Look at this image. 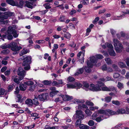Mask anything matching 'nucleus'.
I'll list each match as a JSON object with an SVG mask.
<instances>
[{"mask_svg":"<svg viewBox=\"0 0 129 129\" xmlns=\"http://www.w3.org/2000/svg\"><path fill=\"white\" fill-rule=\"evenodd\" d=\"M33 104L34 105L37 106L39 105V103L38 101V99L37 98L34 99L32 101Z\"/></svg>","mask_w":129,"mask_h":129,"instance_id":"obj_29","label":"nucleus"},{"mask_svg":"<svg viewBox=\"0 0 129 129\" xmlns=\"http://www.w3.org/2000/svg\"><path fill=\"white\" fill-rule=\"evenodd\" d=\"M117 86L119 89H121L124 88L123 84L122 83L118 82V83Z\"/></svg>","mask_w":129,"mask_h":129,"instance_id":"obj_36","label":"nucleus"},{"mask_svg":"<svg viewBox=\"0 0 129 129\" xmlns=\"http://www.w3.org/2000/svg\"><path fill=\"white\" fill-rule=\"evenodd\" d=\"M24 4H25V2L22 1H21L20 2L19 4H18V5L17 6L20 7H22L23 5Z\"/></svg>","mask_w":129,"mask_h":129,"instance_id":"obj_57","label":"nucleus"},{"mask_svg":"<svg viewBox=\"0 0 129 129\" xmlns=\"http://www.w3.org/2000/svg\"><path fill=\"white\" fill-rule=\"evenodd\" d=\"M17 74L19 76V79L17 76L14 75L12 77V80L16 83L18 84L19 80H21L23 79L25 75V72L23 69L21 67H20L17 71Z\"/></svg>","mask_w":129,"mask_h":129,"instance_id":"obj_1","label":"nucleus"},{"mask_svg":"<svg viewBox=\"0 0 129 129\" xmlns=\"http://www.w3.org/2000/svg\"><path fill=\"white\" fill-rule=\"evenodd\" d=\"M82 108L83 109H86L88 108L87 106L85 104H83L82 105H79L78 107V108L79 109H82Z\"/></svg>","mask_w":129,"mask_h":129,"instance_id":"obj_38","label":"nucleus"},{"mask_svg":"<svg viewBox=\"0 0 129 129\" xmlns=\"http://www.w3.org/2000/svg\"><path fill=\"white\" fill-rule=\"evenodd\" d=\"M22 96L19 94H18L17 95V98L18 99V102H20L21 103L23 101V99H22Z\"/></svg>","mask_w":129,"mask_h":129,"instance_id":"obj_39","label":"nucleus"},{"mask_svg":"<svg viewBox=\"0 0 129 129\" xmlns=\"http://www.w3.org/2000/svg\"><path fill=\"white\" fill-rule=\"evenodd\" d=\"M60 96L62 98V99L64 101H68L70 100L73 99V97L72 96H69L67 95H64L61 94Z\"/></svg>","mask_w":129,"mask_h":129,"instance_id":"obj_17","label":"nucleus"},{"mask_svg":"<svg viewBox=\"0 0 129 129\" xmlns=\"http://www.w3.org/2000/svg\"><path fill=\"white\" fill-rule=\"evenodd\" d=\"M99 113L102 114L108 117L109 114L111 115H114L117 114L116 112L112 110L108 109L105 110L101 109L98 111Z\"/></svg>","mask_w":129,"mask_h":129,"instance_id":"obj_6","label":"nucleus"},{"mask_svg":"<svg viewBox=\"0 0 129 129\" xmlns=\"http://www.w3.org/2000/svg\"><path fill=\"white\" fill-rule=\"evenodd\" d=\"M87 66V67H85V68L83 67L82 68L78 69H77L76 72L74 74L75 76L79 75L80 74H82L84 71V69L85 70V71L87 73H89L91 71L90 69Z\"/></svg>","mask_w":129,"mask_h":129,"instance_id":"obj_8","label":"nucleus"},{"mask_svg":"<svg viewBox=\"0 0 129 129\" xmlns=\"http://www.w3.org/2000/svg\"><path fill=\"white\" fill-rule=\"evenodd\" d=\"M4 18L2 17V15L0 16V22L4 24H7L8 22V20L4 21Z\"/></svg>","mask_w":129,"mask_h":129,"instance_id":"obj_30","label":"nucleus"},{"mask_svg":"<svg viewBox=\"0 0 129 129\" xmlns=\"http://www.w3.org/2000/svg\"><path fill=\"white\" fill-rule=\"evenodd\" d=\"M79 128L80 129H89V127L86 125L81 124Z\"/></svg>","mask_w":129,"mask_h":129,"instance_id":"obj_25","label":"nucleus"},{"mask_svg":"<svg viewBox=\"0 0 129 129\" xmlns=\"http://www.w3.org/2000/svg\"><path fill=\"white\" fill-rule=\"evenodd\" d=\"M99 109V107L98 106H94L93 107V106H91L89 107V109L91 111H94L95 110H97Z\"/></svg>","mask_w":129,"mask_h":129,"instance_id":"obj_48","label":"nucleus"},{"mask_svg":"<svg viewBox=\"0 0 129 129\" xmlns=\"http://www.w3.org/2000/svg\"><path fill=\"white\" fill-rule=\"evenodd\" d=\"M10 45L11 50L15 52V53H13V54H16L17 53V51L22 48L21 47L17 46V43L15 42H11Z\"/></svg>","mask_w":129,"mask_h":129,"instance_id":"obj_9","label":"nucleus"},{"mask_svg":"<svg viewBox=\"0 0 129 129\" xmlns=\"http://www.w3.org/2000/svg\"><path fill=\"white\" fill-rule=\"evenodd\" d=\"M42 82L45 85H48L51 83L50 81L47 80H44Z\"/></svg>","mask_w":129,"mask_h":129,"instance_id":"obj_56","label":"nucleus"},{"mask_svg":"<svg viewBox=\"0 0 129 129\" xmlns=\"http://www.w3.org/2000/svg\"><path fill=\"white\" fill-rule=\"evenodd\" d=\"M19 88L20 90L24 91L26 89V86L23 84H20Z\"/></svg>","mask_w":129,"mask_h":129,"instance_id":"obj_32","label":"nucleus"},{"mask_svg":"<svg viewBox=\"0 0 129 129\" xmlns=\"http://www.w3.org/2000/svg\"><path fill=\"white\" fill-rule=\"evenodd\" d=\"M85 112L87 116H90L92 114V112L89 110L88 108L85 110Z\"/></svg>","mask_w":129,"mask_h":129,"instance_id":"obj_31","label":"nucleus"},{"mask_svg":"<svg viewBox=\"0 0 129 129\" xmlns=\"http://www.w3.org/2000/svg\"><path fill=\"white\" fill-rule=\"evenodd\" d=\"M88 124L90 126H92L94 124V122L92 120H90L88 122Z\"/></svg>","mask_w":129,"mask_h":129,"instance_id":"obj_50","label":"nucleus"},{"mask_svg":"<svg viewBox=\"0 0 129 129\" xmlns=\"http://www.w3.org/2000/svg\"><path fill=\"white\" fill-rule=\"evenodd\" d=\"M56 88L54 87H52L50 88V89L52 91L49 93V95L50 97H53L56 95L59 92V91L56 90Z\"/></svg>","mask_w":129,"mask_h":129,"instance_id":"obj_14","label":"nucleus"},{"mask_svg":"<svg viewBox=\"0 0 129 129\" xmlns=\"http://www.w3.org/2000/svg\"><path fill=\"white\" fill-rule=\"evenodd\" d=\"M81 120L80 119H78L77 120L75 123V126L76 127H79L80 125L82 124H81Z\"/></svg>","mask_w":129,"mask_h":129,"instance_id":"obj_33","label":"nucleus"},{"mask_svg":"<svg viewBox=\"0 0 129 129\" xmlns=\"http://www.w3.org/2000/svg\"><path fill=\"white\" fill-rule=\"evenodd\" d=\"M85 50H82V52H80L77 54V56L79 57L80 62L81 63H84V56Z\"/></svg>","mask_w":129,"mask_h":129,"instance_id":"obj_13","label":"nucleus"},{"mask_svg":"<svg viewBox=\"0 0 129 129\" xmlns=\"http://www.w3.org/2000/svg\"><path fill=\"white\" fill-rule=\"evenodd\" d=\"M48 94L47 93H45L39 95L38 98L41 101H45L47 100L48 99Z\"/></svg>","mask_w":129,"mask_h":129,"instance_id":"obj_12","label":"nucleus"},{"mask_svg":"<svg viewBox=\"0 0 129 129\" xmlns=\"http://www.w3.org/2000/svg\"><path fill=\"white\" fill-rule=\"evenodd\" d=\"M102 69L103 71H107V65L105 64L102 67Z\"/></svg>","mask_w":129,"mask_h":129,"instance_id":"obj_55","label":"nucleus"},{"mask_svg":"<svg viewBox=\"0 0 129 129\" xmlns=\"http://www.w3.org/2000/svg\"><path fill=\"white\" fill-rule=\"evenodd\" d=\"M4 15H2V17L4 18L5 19H7L8 17L14 15V13L10 12H7L4 13Z\"/></svg>","mask_w":129,"mask_h":129,"instance_id":"obj_16","label":"nucleus"},{"mask_svg":"<svg viewBox=\"0 0 129 129\" xmlns=\"http://www.w3.org/2000/svg\"><path fill=\"white\" fill-rule=\"evenodd\" d=\"M106 63L108 65L111 64L112 63V61L111 60L110 58H106L105 59Z\"/></svg>","mask_w":129,"mask_h":129,"instance_id":"obj_28","label":"nucleus"},{"mask_svg":"<svg viewBox=\"0 0 129 129\" xmlns=\"http://www.w3.org/2000/svg\"><path fill=\"white\" fill-rule=\"evenodd\" d=\"M86 105L88 106H93L94 105V104L92 102L89 101L87 100L85 102Z\"/></svg>","mask_w":129,"mask_h":129,"instance_id":"obj_41","label":"nucleus"},{"mask_svg":"<svg viewBox=\"0 0 129 129\" xmlns=\"http://www.w3.org/2000/svg\"><path fill=\"white\" fill-rule=\"evenodd\" d=\"M112 97L110 96H107L105 98V101L107 103L110 102L112 99Z\"/></svg>","mask_w":129,"mask_h":129,"instance_id":"obj_42","label":"nucleus"},{"mask_svg":"<svg viewBox=\"0 0 129 129\" xmlns=\"http://www.w3.org/2000/svg\"><path fill=\"white\" fill-rule=\"evenodd\" d=\"M36 42L39 44L44 43H45V41L43 40H37Z\"/></svg>","mask_w":129,"mask_h":129,"instance_id":"obj_62","label":"nucleus"},{"mask_svg":"<svg viewBox=\"0 0 129 129\" xmlns=\"http://www.w3.org/2000/svg\"><path fill=\"white\" fill-rule=\"evenodd\" d=\"M75 85L76 87H78V88H79L81 87L82 86V84L79 82H77L75 83Z\"/></svg>","mask_w":129,"mask_h":129,"instance_id":"obj_59","label":"nucleus"},{"mask_svg":"<svg viewBox=\"0 0 129 129\" xmlns=\"http://www.w3.org/2000/svg\"><path fill=\"white\" fill-rule=\"evenodd\" d=\"M65 17L64 16H61L59 19V21L60 22H64L65 20Z\"/></svg>","mask_w":129,"mask_h":129,"instance_id":"obj_46","label":"nucleus"},{"mask_svg":"<svg viewBox=\"0 0 129 129\" xmlns=\"http://www.w3.org/2000/svg\"><path fill=\"white\" fill-rule=\"evenodd\" d=\"M124 60L126 62L127 66L129 68V58H127L126 59H124Z\"/></svg>","mask_w":129,"mask_h":129,"instance_id":"obj_61","label":"nucleus"},{"mask_svg":"<svg viewBox=\"0 0 129 129\" xmlns=\"http://www.w3.org/2000/svg\"><path fill=\"white\" fill-rule=\"evenodd\" d=\"M107 47L108 48V52L110 55L113 56H115L116 53L113 50V47L111 44H108L107 45Z\"/></svg>","mask_w":129,"mask_h":129,"instance_id":"obj_11","label":"nucleus"},{"mask_svg":"<svg viewBox=\"0 0 129 129\" xmlns=\"http://www.w3.org/2000/svg\"><path fill=\"white\" fill-rule=\"evenodd\" d=\"M52 84L54 86H55L57 87H59L60 86L59 85L58 82L54 81L52 83Z\"/></svg>","mask_w":129,"mask_h":129,"instance_id":"obj_58","label":"nucleus"},{"mask_svg":"<svg viewBox=\"0 0 129 129\" xmlns=\"http://www.w3.org/2000/svg\"><path fill=\"white\" fill-rule=\"evenodd\" d=\"M108 117L106 116L105 115L103 114V115H101L99 117L96 118L95 120L98 122H100L105 119L107 118Z\"/></svg>","mask_w":129,"mask_h":129,"instance_id":"obj_18","label":"nucleus"},{"mask_svg":"<svg viewBox=\"0 0 129 129\" xmlns=\"http://www.w3.org/2000/svg\"><path fill=\"white\" fill-rule=\"evenodd\" d=\"M83 113V112L82 111L80 110H77L76 111L74 116H76L77 118L82 120L84 119L85 116Z\"/></svg>","mask_w":129,"mask_h":129,"instance_id":"obj_10","label":"nucleus"},{"mask_svg":"<svg viewBox=\"0 0 129 129\" xmlns=\"http://www.w3.org/2000/svg\"><path fill=\"white\" fill-rule=\"evenodd\" d=\"M80 2L84 5H87L89 3V0H82Z\"/></svg>","mask_w":129,"mask_h":129,"instance_id":"obj_43","label":"nucleus"},{"mask_svg":"<svg viewBox=\"0 0 129 129\" xmlns=\"http://www.w3.org/2000/svg\"><path fill=\"white\" fill-rule=\"evenodd\" d=\"M24 83L26 85H33L34 84V83L33 82L30 81H29L25 82Z\"/></svg>","mask_w":129,"mask_h":129,"instance_id":"obj_40","label":"nucleus"},{"mask_svg":"<svg viewBox=\"0 0 129 129\" xmlns=\"http://www.w3.org/2000/svg\"><path fill=\"white\" fill-rule=\"evenodd\" d=\"M112 103L113 104L116 105H120L119 102L117 100L112 101Z\"/></svg>","mask_w":129,"mask_h":129,"instance_id":"obj_49","label":"nucleus"},{"mask_svg":"<svg viewBox=\"0 0 129 129\" xmlns=\"http://www.w3.org/2000/svg\"><path fill=\"white\" fill-rule=\"evenodd\" d=\"M77 12V11L74 10L73 9L71 10V11L70 13V15H73L74 14L76 13Z\"/></svg>","mask_w":129,"mask_h":129,"instance_id":"obj_64","label":"nucleus"},{"mask_svg":"<svg viewBox=\"0 0 129 129\" xmlns=\"http://www.w3.org/2000/svg\"><path fill=\"white\" fill-rule=\"evenodd\" d=\"M9 52L10 51L8 49L4 50L1 52V53L3 54H8Z\"/></svg>","mask_w":129,"mask_h":129,"instance_id":"obj_53","label":"nucleus"},{"mask_svg":"<svg viewBox=\"0 0 129 129\" xmlns=\"http://www.w3.org/2000/svg\"><path fill=\"white\" fill-rule=\"evenodd\" d=\"M99 18L98 17H96L94 20L93 21L92 23L94 24H96V22L99 20Z\"/></svg>","mask_w":129,"mask_h":129,"instance_id":"obj_63","label":"nucleus"},{"mask_svg":"<svg viewBox=\"0 0 129 129\" xmlns=\"http://www.w3.org/2000/svg\"><path fill=\"white\" fill-rule=\"evenodd\" d=\"M124 16V15L123 14L119 16H114L112 17V19L114 20L120 19H122V16Z\"/></svg>","mask_w":129,"mask_h":129,"instance_id":"obj_37","label":"nucleus"},{"mask_svg":"<svg viewBox=\"0 0 129 129\" xmlns=\"http://www.w3.org/2000/svg\"><path fill=\"white\" fill-rule=\"evenodd\" d=\"M67 87L69 88H74L76 87L75 83L74 84H67Z\"/></svg>","mask_w":129,"mask_h":129,"instance_id":"obj_34","label":"nucleus"},{"mask_svg":"<svg viewBox=\"0 0 129 129\" xmlns=\"http://www.w3.org/2000/svg\"><path fill=\"white\" fill-rule=\"evenodd\" d=\"M104 58L103 55L100 54H97L94 56L90 57V60H88L87 62V65L89 67H92L93 65H95L98 60L96 59H102Z\"/></svg>","mask_w":129,"mask_h":129,"instance_id":"obj_2","label":"nucleus"},{"mask_svg":"<svg viewBox=\"0 0 129 129\" xmlns=\"http://www.w3.org/2000/svg\"><path fill=\"white\" fill-rule=\"evenodd\" d=\"M98 116L97 113L96 112H94V113L92 115L91 117L92 118L91 119H92L93 120H94Z\"/></svg>","mask_w":129,"mask_h":129,"instance_id":"obj_44","label":"nucleus"},{"mask_svg":"<svg viewBox=\"0 0 129 129\" xmlns=\"http://www.w3.org/2000/svg\"><path fill=\"white\" fill-rule=\"evenodd\" d=\"M29 52L28 50L24 49L22 50L20 52V56H22L23 55L26 54Z\"/></svg>","mask_w":129,"mask_h":129,"instance_id":"obj_26","label":"nucleus"},{"mask_svg":"<svg viewBox=\"0 0 129 129\" xmlns=\"http://www.w3.org/2000/svg\"><path fill=\"white\" fill-rule=\"evenodd\" d=\"M31 57L30 56H26L23 59L22 65L25 66L24 67L25 70H27L30 69L29 64L31 63Z\"/></svg>","mask_w":129,"mask_h":129,"instance_id":"obj_5","label":"nucleus"},{"mask_svg":"<svg viewBox=\"0 0 129 129\" xmlns=\"http://www.w3.org/2000/svg\"><path fill=\"white\" fill-rule=\"evenodd\" d=\"M113 43L114 47L117 45H118L119 43H121L117 39L115 38L113 39Z\"/></svg>","mask_w":129,"mask_h":129,"instance_id":"obj_22","label":"nucleus"},{"mask_svg":"<svg viewBox=\"0 0 129 129\" xmlns=\"http://www.w3.org/2000/svg\"><path fill=\"white\" fill-rule=\"evenodd\" d=\"M118 65L120 68H124L126 67L125 64L122 61H119L118 62Z\"/></svg>","mask_w":129,"mask_h":129,"instance_id":"obj_21","label":"nucleus"},{"mask_svg":"<svg viewBox=\"0 0 129 129\" xmlns=\"http://www.w3.org/2000/svg\"><path fill=\"white\" fill-rule=\"evenodd\" d=\"M33 5L32 3L26 1L25 2V6L29 8L32 9L33 7L32 5Z\"/></svg>","mask_w":129,"mask_h":129,"instance_id":"obj_20","label":"nucleus"},{"mask_svg":"<svg viewBox=\"0 0 129 129\" xmlns=\"http://www.w3.org/2000/svg\"><path fill=\"white\" fill-rule=\"evenodd\" d=\"M94 84H91L89 86V85L86 82H84L83 83V88L86 91L89 90H91L93 91H100L101 90L100 87H96Z\"/></svg>","mask_w":129,"mask_h":129,"instance_id":"obj_3","label":"nucleus"},{"mask_svg":"<svg viewBox=\"0 0 129 129\" xmlns=\"http://www.w3.org/2000/svg\"><path fill=\"white\" fill-rule=\"evenodd\" d=\"M71 35L68 32H66L64 34V37L67 39H69L71 37Z\"/></svg>","mask_w":129,"mask_h":129,"instance_id":"obj_47","label":"nucleus"},{"mask_svg":"<svg viewBox=\"0 0 129 129\" xmlns=\"http://www.w3.org/2000/svg\"><path fill=\"white\" fill-rule=\"evenodd\" d=\"M116 112L117 113L116 114H122L124 113L125 112V111L124 109H118Z\"/></svg>","mask_w":129,"mask_h":129,"instance_id":"obj_23","label":"nucleus"},{"mask_svg":"<svg viewBox=\"0 0 129 129\" xmlns=\"http://www.w3.org/2000/svg\"><path fill=\"white\" fill-rule=\"evenodd\" d=\"M1 48L3 49H5L7 48H10V43L9 44H5L1 46Z\"/></svg>","mask_w":129,"mask_h":129,"instance_id":"obj_27","label":"nucleus"},{"mask_svg":"<svg viewBox=\"0 0 129 129\" xmlns=\"http://www.w3.org/2000/svg\"><path fill=\"white\" fill-rule=\"evenodd\" d=\"M11 34H12L11 32V33H9V34H8L7 35H8L7 36V39L8 40H11L13 38V37L11 35Z\"/></svg>","mask_w":129,"mask_h":129,"instance_id":"obj_52","label":"nucleus"},{"mask_svg":"<svg viewBox=\"0 0 129 129\" xmlns=\"http://www.w3.org/2000/svg\"><path fill=\"white\" fill-rule=\"evenodd\" d=\"M120 74L118 73H114L113 75V77L114 78H117L119 77Z\"/></svg>","mask_w":129,"mask_h":129,"instance_id":"obj_51","label":"nucleus"},{"mask_svg":"<svg viewBox=\"0 0 129 129\" xmlns=\"http://www.w3.org/2000/svg\"><path fill=\"white\" fill-rule=\"evenodd\" d=\"M115 49L116 52L117 53H120L124 49V47L121 43H119L116 46L114 47Z\"/></svg>","mask_w":129,"mask_h":129,"instance_id":"obj_15","label":"nucleus"},{"mask_svg":"<svg viewBox=\"0 0 129 129\" xmlns=\"http://www.w3.org/2000/svg\"><path fill=\"white\" fill-rule=\"evenodd\" d=\"M115 90L116 92H117L116 90L115 89V88L113 86H110L108 87V91H113Z\"/></svg>","mask_w":129,"mask_h":129,"instance_id":"obj_45","label":"nucleus"},{"mask_svg":"<svg viewBox=\"0 0 129 129\" xmlns=\"http://www.w3.org/2000/svg\"><path fill=\"white\" fill-rule=\"evenodd\" d=\"M112 67L115 71H118L119 72H121V70L120 69L116 64H113Z\"/></svg>","mask_w":129,"mask_h":129,"instance_id":"obj_24","label":"nucleus"},{"mask_svg":"<svg viewBox=\"0 0 129 129\" xmlns=\"http://www.w3.org/2000/svg\"><path fill=\"white\" fill-rule=\"evenodd\" d=\"M105 80L104 79L102 78L99 80L98 81L96 85V87H100L101 90L103 91H108V87H107L106 86H104V84L102 81H104Z\"/></svg>","mask_w":129,"mask_h":129,"instance_id":"obj_7","label":"nucleus"},{"mask_svg":"<svg viewBox=\"0 0 129 129\" xmlns=\"http://www.w3.org/2000/svg\"><path fill=\"white\" fill-rule=\"evenodd\" d=\"M6 28H3L1 30V31L2 32L4 33L6 35H8L9 34V33L12 34L13 35L14 37L15 38H17L18 36V34L17 33V31L14 28V27L12 26H9L8 28V30L7 31H6L7 30Z\"/></svg>","mask_w":129,"mask_h":129,"instance_id":"obj_4","label":"nucleus"},{"mask_svg":"<svg viewBox=\"0 0 129 129\" xmlns=\"http://www.w3.org/2000/svg\"><path fill=\"white\" fill-rule=\"evenodd\" d=\"M25 103L29 106H31L33 104L32 101L31 99H27L25 101Z\"/></svg>","mask_w":129,"mask_h":129,"instance_id":"obj_35","label":"nucleus"},{"mask_svg":"<svg viewBox=\"0 0 129 129\" xmlns=\"http://www.w3.org/2000/svg\"><path fill=\"white\" fill-rule=\"evenodd\" d=\"M75 101L76 103L78 104H79L81 103H84L85 102V101H84V100H82L77 99Z\"/></svg>","mask_w":129,"mask_h":129,"instance_id":"obj_60","label":"nucleus"},{"mask_svg":"<svg viewBox=\"0 0 129 129\" xmlns=\"http://www.w3.org/2000/svg\"><path fill=\"white\" fill-rule=\"evenodd\" d=\"M75 79L74 78L71 76H69L67 79L68 81L70 82H72Z\"/></svg>","mask_w":129,"mask_h":129,"instance_id":"obj_54","label":"nucleus"},{"mask_svg":"<svg viewBox=\"0 0 129 129\" xmlns=\"http://www.w3.org/2000/svg\"><path fill=\"white\" fill-rule=\"evenodd\" d=\"M6 2L8 4L13 6L18 5V3L15 2L13 0H6Z\"/></svg>","mask_w":129,"mask_h":129,"instance_id":"obj_19","label":"nucleus"}]
</instances>
